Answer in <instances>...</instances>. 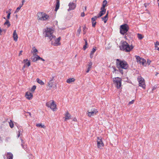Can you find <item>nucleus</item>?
Segmentation results:
<instances>
[{
	"label": "nucleus",
	"mask_w": 159,
	"mask_h": 159,
	"mask_svg": "<svg viewBox=\"0 0 159 159\" xmlns=\"http://www.w3.org/2000/svg\"><path fill=\"white\" fill-rule=\"evenodd\" d=\"M25 97L27 99L30 100L32 98L33 94L30 92H27L25 93Z\"/></svg>",
	"instance_id": "4468645a"
},
{
	"label": "nucleus",
	"mask_w": 159,
	"mask_h": 159,
	"mask_svg": "<svg viewBox=\"0 0 159 159\" xmlns=\"http://www.w3.org/2000/svg\"><path fill=\"white\" fill-rule=\"evenodd\" d=\"M107 2L106 0H105L103 1V4H104L105 5L107 4Z\"/></svg>",
	"instance_id": "603ef678"
},
{
	"label": "nucleus",
	"mask_w": 159,
	"mask_h": 159,
	"mask_svg": "<svg viewBox=\"0 0 159 159\" xmlns=\"http://www.w3.org/2000/svg\"><path fill=\"white\" fill-rule=\"evenodd\" d=\"M4 25H7L8 27H10L11 25V24H10L9 20H6V22L4 23Z\"/></svg>",
	"instance_id": "2f4dec72"
},
{
	"label": "nucleus",
	"mask_w": 159,
	"mask_h": 159,
	"mask_svg": "<svg viewBox=\"0 0 159 159\" xmlns=\"http://www.w3.org/2000/svg\"><path fill=\"white\" fill-rule=\"evenodd\" d=\"M41 59V60L43 61H45V60L44 59H43V58H41V59Z\"/></svg>",
	"instance_id": "338daca9"
},
{
	"label": "nucleus",
	"mask_w": 159,
	"mask_h": 159,
	"mask_svg": "<svg viewBox=\"0 0 159 159\" xmlns=\"http://www.w3.org/2000/svg\"><path fill=\"white\" fill-rule=\"evenodd\" d=\"M118 69L120 73H121L122 74H123L124 72L122 70L123 69L122 68H119Z\"/></svg>",
	"instance_id": "ea45409f"
},
{
	"label": "nucleus",
	"mask_w": 159,
	"mask_h": 159,
	"mask_svg": "<svg viewBox=\"0 0 159 159\" xmlns=\"http://www.w3.org/2000/svg\"><path fill=\"white\" fill-rule=\"evenodd\" d=\"M97 22L96 21L92 22V26L93 27H94L95 26Z\"/></svg>",
	"instance_id": "79ce46f5"
},
{
	"label": "nucleus",
	"mask_w": 159,
	"mask_h": 159,
	"mask_svg": "<svg viewBox=\"0 0 159 159\" xmlns=\"http://www.w3.org/2000/svg\"><path fill=\"white\" fill-rule=\"evenodd\" d=\"M23 5V3H22L21 4H20V6L19 7H21Z\"/></svg>",
	"instance_id": "680f3d73"
},
{
	"label": "nucleus",
	"mask_w": 159,
	"mask_h": 159,
	"mask_svg": "<svg viewBox=\"0 0 159 159\" xmlns=\"http://www.w3.org/2000/svg\"><path fill=\"white\" fill-rule=\"evenodd\" d=\"M138 37L139 39H141L143 38V37L142 35L140 34H138Z\"/></svg>",
	"instance_id": "c9c22d12"
},
{
	"label": "nucleus",
	"mask_w": 159,
	"mask_h": 159,
	"mask_svg": "<svg viewBox=\"0 0 159 159\" xmlns=\"http://www.w3.org/2000/svg\"><path fill=\"white\" fill-rule=\"evenodd\" d=\"M46 106L48 107H50L53 111H55L56 109V105L53 100L47 102Z\"/></svg>",
	"instance_id": "0eeeda50"
},
{
	"label": "nucleus",
	"mask_w": 159,
	"mask_h": 159,
	"mask_svg": "<svg viewBox=\"0 0 159 159\" xmlns=\"http://www.w3.org/2000/svg\"><path fill=\"white\" fill-rule=\"evenodd\" d=\"M6 12V13H8V15L7 16V18L8 19H9L10 16L11 12H9L8 11H7Z\"/></svg>",
	"instance_id": "473e14b6"
},
{
	"label": "nucleus",
	"mask_w": 159,
	"mask_h": 159,
	"mask_svg": "<svg viewBox=\"0 0 159 159\" xmlns=\"http://www.w3.org/2000/svg\"><path fill=\"white\" fill-rule=\"evenodd\" d=\"M37 15L39 20H45L49 18V16L43 12H39Z\"/></svg>",
	"instance_id": "39448f33"
},
{
	"label": "nucleus",
	"mask_w": 159,
	"mask_h": 159,
	"mask_svg": "<svg viewBox=\"0 0 159 159\" xmlns=\"http://www.w3.org/2000/svg\"><path fill=\"white\" fill-rule=\"evenodd\" d=\"M73 120L74 121H77V119H76L75 118Z\"/></svg>",
	"instance_id": "774afa93"
},
{
	"label": "nucleus",
	"mask_w": 159,
	"mask_h": 159,
	"mask_svg": "<svg viewBox=\"0 0 159 159\" xmlns=\"http://www.w3.org/2000/svg\"><path fill=\"white\" fill-rule=\"evenodd\" d=\"M25 65H24L23 66V67H22V70L24 71V72L25 71Z\"/></svg>",
	"instance_id": "864d4df0"
},
{
	"label": "nucleus",
	"mask_w": 159,
	"mask_h": 159,
	"mask_svg": "<svg viewBox=\"0 0 159 159\" xmlns=\"http://www.w3.org/2000/svg\"><path fill=\"white\" fill-rule=\"evenodd\" d=\"M81 32V26H80V27H79V29H78L77 30V35L79 36V35L80 34Z\"/></svg>",
	"instance_id": "bb28decb"
},
{
	"label": "nucleus",
	"mask_w": 159,
	"mask_h": 159,
	"mask_svg": "<svg viewBox=\"0 0 159 159\" xmlns=\"http://www.w3.org/2000/svg\"><path fill=\"white\" fill-rule=\"evenodd\" d=\"M92 67H90V66H88V68H87V70L86 71V73H88L89 72V71L91 69V68Z\"/></svg>",
	"instance_id": "a18cd8bd"
},
{
	"label": "nucleus",
	"mask_w": 159,
	"mask_h": 159,
	"mask_svg": "<svg viewBox=\"0 0 159 159\" xmlns=\"http://www.w3.org/2000/svg\"><path fill=\"white\" fill-rule=\"evenodd\" d=\"M105 13L103 11H100L98 15V17L99 18L104 15Z\"/></svg>",
	"instance_id": "a878e982"
},
{
	"label": "nucleus",
	"mask_w": 159,
	"mask_h": 159,
	"mask_svg": "<svg viewBox=\"0 0 159 159\" xmlns=\"http://www.w3.org/2000/svg\"><path fill=\"white\" fill-rule=\"evenodd\" d=\"M108 14V12L107 11L105 16L101 18L102 20H103L105 23H106L107 20Z\"/></svg>",
	"instance_id": "dca6fc26"
},
{
	"label": "nucleus",
	"mask_w": 159,
	"mask_h": 159,
	"mask_svg": "<svg viewBox=\"0 0 159 159\" xmlns=\"http://www.w3.org/2000/svg\"><path fill=\"white\" fill-rule=\"evenodd\" d=\"M129 29V27L128 25L126 24H124L120 26V32L121 34L124 35L128 31Z\"/></svg>",
	"instance_id": "20e7f679"
},
{
	"label": "nucleus",
	"mask_w": 159,
	"mask_h": 159,
	"mask_svg": "<svg viewBox=\"0 0 159 159\" xmlns=\"http://www.w3.org/2000/svg\"><path fill=\"white\" fill-rule=\"evenodd\" d=\"M36 87L35 85H34L31 88V91L33 92L36 89Z\"/></svg>",
	"instance_id": "4c0bfd02"
},
{
	"label": "nucleus",
	"mask_w": 159,
	"mask_h": 159,
	"mask_svg": "<svg viewBox=\"0 0 159 159\" xmlns=\"http://www.w3.org/2000/svg\"><path fill=\"white\" fill-rule=\"evenodd\" d=\"M135 57L138 63L140 64H141L143 66H146V61L144 59L140 57L139 56H135Z\"/></svg>",
	"instance_id": "1a4fd4ad"
},
{
	"label": "nucleus",
	"mask_w": 159,
	"mask_h": 159,
	"mask_svg": "<svg viewBox=\"0 0 159 159\" xmlns=\"http://www.w3.org/2000/svg\"><path fill=\"white\" fill-rule=\"evenodd\" d=\"M20 8H21V7H18L17 8L16 11H15V13H16V12H18L19 11V10L20 9Z\"/></svg>",
	"instance_id": "c03bdc74"
},
{
	"label": "nucleus",
	"mask_w": 159,
	"mask_h": 159,
	"mask_svg": "<svg viewBox=\"0 0 159 159\" xmlns=\"http://www.w3.org/2000/svg\"><path fill=\"white\" fill-rule=\"evenodd\" d=\"M13 38L15 41H16L17 40L18 36L17 34L16 30L14 31L13 34Z\"/></svg>",
	"instance_id": "2eb2a0df"
},
{
	"label": "nucleus",
	"mask_w": 159,
	"mask_h": 159,
	"mask_svg": "<svg viewBox=\"0 0 159 159\" xmlns=\"http://www.w3.org/2000/svg\"><path fill=\"white\" fill-rule=\"evenodd\" d=\"M88 63H89L88 65V66L92 67V65L93 64L92 62L91 61H90Z\"/></svg>",
	"instance_id": "49530a36"
},
{
	"label": "nucleus",
	"mask_w": 159,
	"mask_h": 159,
	"mask_svg": "<svg viewBox=\"0 0 159 159\" xmlns=\"http://www.w3.org/2000/svg\"><path fill=\"white\" fill-rule=\"evenodd\" d=\"M96 20L95 19H94V18L93 17L91 18V20L92 22L95 21Z\"/></svg>",
	"instance_id": "5fc2aeb1"
},
{
	"label": "nucleus",
	"mask_w": 159,
	"mask_h": 159,
	"mask_svg": "<svg viewBox=\"0 0 159 159\" xmlns=\"http://www.w3.org/2000/svg\"><path fill=\"white\" fill-rule=\"evenodd\" d=\"M23 61L25 63L24 65H25V66L27 65V66H30V63L27 59L24 60Z\"/></svg>",
	"instance_id": "6ab92c4d"
},
{
	"label": "nucleus",
	"mask_w": 159,
	"mask_h": 159,
	"mask_svg": "<svg viewBox=\"0 0 159 159\" xmlns=\"http://www.w3.org/2000/svg\"><path fill=\"white\" fill-rule=\"evenodd\" d=\"M54 31L51 29L47 28L44 31L45 34V37H48L52 41L53 39H55L56 38L53 34Z\"/></svg>",
	"instance_id": "7ed1b4c3"
},
{
	"label": "nucleus",
	"mask_w": 159,
	"mask_h": 159,
	"mask_svg": "<svg viewBox=\"0 0 159 159\" xmlns=\"http://www.w3.org/2000/svg\"><path fill=\"white\" fill-rule=\"evenodd\" d=\"M85 16V14L84 12H82L81 14V16L82 17H84Z\"/></svg>",
	"instance_id": "de8ad7c7"
},
{
	"label": "nucleus",
	"mask_w": 159,
	"mask_h": 159,
	"mask_svg": "<svg viewBox=\"0 0 159 159\" xmlns=\"http://www.w3.org/2000/svg\"><path fill=\"white\" fill-rule=\"evenodd\" d=\"M155 49L159 51V42H157L155 43Z\"/></svg>",
	"instance_id": "cd10ccee"
},
{
	"label": "nucleus",
	"mask_w": 159,
	"mask_h": 159,
	"mask_svg": "<svg viewBox=\"0 0 159 159\" xmlns=\"http://www.w3.org/2000/svg\"><path fill=\"white\" fill-rule=\"evenodd\" d=\"M116 66L118 68H122L124 69H126L128 67V65L127 62L123 61H121L117 59H116Z\"/></svg>",
	"instance_id": "f03ea898"
},
{
	"label": "nucleus",
	"mask_w": 159,
	"mask_h": 159,
	"mask_svg": "<svg viewBox=\"0 0 159 159\" xmlns=\"http://www.w3.org/2000/svg\"><path fill=\"white\" fill-rule=\"evenodd\" d=\"M36 81L39 84L41 85H43L44 84V82L38 78L36 79Z\"/></svg>",
	"instance_id": "393cba45"
},
{
	"label": "nucleus",
	"mask_w": 159,
	"mask_h": 159,
	"mask_svg": "<svg viewBox=\"0 0 159 159\" xmlns=\"http://www.w3.org/2000/svg\"><path fill=\"white\" fill-rule=\"evenodd\" d=\"M134 100H132L129 103V104H131L134 103Z\"/></svg>",
	"instance_id": "8fccbe9b"
},
{
	"label": "nucleus",
	"mask_w": 159,
	"mask_h": 159,
	"mask_svg": "<svg viewBox=\"0 0 159 159\" xmlns=\"http://www.w3.org/2000/svg\"><path fill=\"white\" fill-rule=\"evenodd\" d=\"M36 126L38 127H39L43 129H45L46 126L44 125H42V123L37 124H36Z\"/></svg>",
	"instance_id": "4be33fe9"
},
{
	"label": "nucleus",
	"mask_w": 159,
	"mask_h": 159,
	"mask_svg": "<svg viewBox=\"0 0 159 159\" xmlns=\"http://www.w3.org/2000/svg\"><path fill=\"white\" fill-rule=\"evenodd\" d=\"M112 68L113 70V73H116V71H118V70L116 69L115 67H112Z\"/></svg>",
	"instance_id": "e433bc0d"
},
{
	"label": "nucleus",
	"mask_w": 159,
	"mask_h": 159,
	"mask_svg": "<svg viewBox=\"0 0 159 159\" xmlns=\"http://www.w3.org/2000/svg\"><path fill=\"white\" fill-rule=\"evenodd\" d=\"M96 47H95V48H93L92 51H91L90 53L91 54H93L94 52L96 51Z\"/></svg>",
	"instance_id": "72a5a7b5"
},
{
	"label": "nucleus",
	"mask_w": 159,
	"mask_h": 159,
	"mask_svg": "<svg viewBox=\"0 0 159 159\" xmlns=\"http://www.w3.org/2000/svg\"><path fill=\"white\" fill-rule=\"evenodd\" d=\"M26 113H28L29 114V115L30 116V117H31V113L30 112H26Z\"/></svg>",
	"instance_id": "4d7b16f0"
},
{
	"label": "nucleus",
	"mask_w": 159,
	"mask_h": 159,
	"mask_svg": "<svg viewBox=\"0 0 159 159\" xmlns=\"http://www.w3.org/2000/svg\"><path fill=\"white\" fill-rule=\"evenodd\" d=\"M87 112L88 116L90 117L96 115L98 111L97 109L92 108L90 110H89Z\"/></svg>",
	"instance_id": "9b49d317"
},
{
	"label": "nucleus",
	"mask_w": 159,
	"mask_h": 159,
	"mask_svg": "<svg viewBox=\"0 0 159 159\" xmlns=\"http://www.w3.org/2000/svg\"><path fill=\"white\" fill-rule=\"evenodd\" d=\"M101 11H104V13H105L106 12V9L104 7H102L101 8Z\"/></svg>",
	"instance_id": "37998d69"
},
{
	"label": "nucleus",
	"mask_w": 159,
	"mask_h": 159,
	"mask_svg": "<svg viewBox=\"0 0 159 159\" xmlns=\"http://www.w3.org/2000/svg\"><path fill=\"white\" fill-rule=\"evenodd\" d=\"M94 18V19H95L96 20L97 19V18H98V16H95L94 17H93Z\"/></svg>",
	"instance_id": "13d9d810"
},
{
	"label": "nucleus",
	"mask_w": 159,
	"mask_h": 159,
	"mask_svg": "<svg viewBox=\"0 0 159 159\" xmlns=\"http://www.w3.org/2000/svg\"><path fill=\"white\" fill-rule=\"evenodd\" d=\"M105 6H106V5L105 4H103L102 5V7H103L105 8Z\"/></svg>",
	"instance_id": "052dcab7"
},
{
	"label": "nucleus",
	"mask_w": 159,
	"mask_h": 159,
	"mask_svg": "<svg viewBox=\"0 0 159 159\" xmlns=\"http://www.w3.org/2000/svg\"><path fill=\"white\" fill-rule=\"evenodd\" d=\"M85 41V45L84 46L83 49L84 50H85L86 48H87V45H88V43L87 40L86 39H84Z\"/></svg>",
	"instance_id": "b1692460"
},
{
	"label": "nucleus",
	"mask_w": 159,
	"mask_h": 159,
	"mask_svg": "<svg viewBox=\"0 0 159 159\" xmlns=\"http://www.w3.org/2000/svg\"><path fill=\"white\" fill-rule=\"evenodd\" d=\"M22 51L21 50L20 51L19 55L20 56V55H22Z\"/></svg>",
	"instance_id": "6e6d98bb"
},
{
	"label": "nucleus",
	"mask_w": 159,
	"mask_h": 159,
	"mask_svg": "<svg viewBox=\"0 0 159 159\" xmlns=\"http://www.w3.org/2000/svg\"><path fill=\"white\" fill-rule=\"evenodd\" d=\"M25 0H23L22 1V3H23L24 2H25Z\"/></svg>",
	"instance_id": "0e129e2a"
},
{
	"label": "nucleus",
	"mask_w": 159,
	"mask_h": 159,
	"mask_svg": "<svg viewBox=\"0 0 159 159\" xmlns=\"http://www.w3.org/2000/svg\"><path fill=\"white\" fill-rule=\"evenodd\" d=\"M53 82L52 80H50L49 81L48 83V85L50 87V88H52V86Z\"/></svg>",
	"instance_id": "5701e85b"
},
{
	"label": "nucleus",
	"mask_w": 159,
	"mask_h": 159,
	"mask_svg": "<svg viewBox=\"0 0 159 159\" xmlns=\"http://www.w3.org/2000/svg\"><path fill=\"white\" fill-rule=\"evenodd\" d=\"M159 74L158 73V72H156V74H155V75L156 76H157L158 74Z\"/></svg>",
	"instance_id": "69168bd1"
},
{
	"label": "nucleus",
	"mask_w": 159,
	"mask_h": 159,
	"mask_svg": "<svg viewBox=\"0 0 159 159\" xmlns=\"http://www.w3.org/2000/svg\"><path fill=\"white\" fill-rule=\"evenodd\" d=\"M52 77L50 78V80H52V81L54 79V78L56 77L55 74H52Z\"/></svg>",
	"instance_id": "f704fd0d"
},
{
	"label": "nucleus",
	"mask_w": 159,
	"mask_h": 159,
	"mask_svg": "<svg viewBox=\"0 0 159 159\" xmlns=\"http://www.w3.org/2000/svg\"><path fill=\"white\" fill-rule=\"evenodd\" d=\"M21 143H22L21 146L24 149H25V148H27L26 145H25L24 144V141L23 140V139H21Z\"/></svg>",
	"instance_id": "c85d7f7f"
},
{
	"label": "nucleus",
	"mask_w": 159,
	"mask_h": 159,
	"mask_svg": "<svg viewBox=\"0 0 159 159\" xmlns=\"http://www.w3.org/2000/svg\"><path fill=\"white\" fill-rule=\"evenodd\" d=\"M75 81V79L74 78H70L67 80L66 82L67 83H70L72 82H73Z\"/></svg>",
	"instance_id": "412c9836"
},
{
	"label": "nucleus",
	"mask_w": 159,
	"mask_h": 159,
	"mask_svg": "<svg viewBox=\"0 0 159 159\" xmlns=\"http://www.w3.org/2000/svg\"><path fill=\"white\" fill-rule=\"evenodd\" d=\"M33 50L34 53H35L36 52H38L37 49L35 48V47L33 48Z\"/></svg>",
	"instance_id": "58836bf2"
},
{
	"label": "nucleus",
	"mask_w": 159,
	"mask_h": 159,
	"mask_svg": "<svg viewBox=\"0 0 159 159\" xmlns=\"http://www.w3.org/2000/svg\"><path fill=\"white\" fill-rule=\"evenodd\" d=\"M9 123L10 127L11 128H13L14 127V124L12 121L10 120L9 122Z\"/></svg>",
	"instance_id": "c756f323"
},
{
	"label": "nucleus",
	"mask_w": 159,
	"mask_h": 159,
	"mask_svg": "<svg viewBox=\"0 0 159 159\" xmlns=\"http://www.w3.org/2000/svg\"><path fill=\"white\" fill-rule=\"evenodd\" d=\"M121 78L118 77L113 78V83L117 89H119L121 85Z\"/></svg>",
	"instance_id": "423d86ee"
},
{
	"label": "nucleus",
	"mask_w": 159,
	"mask_h": 159,
	"mask_svg": "<svg viewBox=\"0 0 159 159\" xmlns=\"http://www.w3.org/2000/svg\"><path fill=\"white\" fill-rule=\"evenodd\" d=\"M60 7V1H57L56 5L55 11H57L59 8Z\"/></svg>",
	"instance_id": "aec40b11"
},
{
	"label": "nucleus",
	"mask_w": 159,
	"mask_h": 159,
	"mask_svg": "<svg viewBox=\"0 0 159 159\" xmlns=\"http://www.w3.org/2000/svg\"><path fill=\"white\" fill-rule=\"evenodd\" d=\"M93 54H91V53H90V57L91 58H92L93 57Z\"/></svg>",
	"instance_id": "bf43d9fd"
},
{
	"label": "nucleus",
	"mask_w": 159,
	"mask_h": 159,
	"mask_svg": "<svg viewBox=\"0 0 159 159\" xmlns=\"http://www.w3.org/2000/svg\"><path fill=\"white\" fill-rule=\"evenodd\" d=\"M151 62V60L148 59L147 62L148 64V65H149Z\"/></svg>",
	"instance_id": "3c124183"
},
{
	"label": "nucleus",
	"mask_w": 159,
	"mask_h": 159,
	"mask_svg": "<svg viewBox=\"0 0 159 159\" xmlns=\"http://www.w3.org/2000/svg\"><path fill=\"white\" fill-rule=\"evenodd\" d=\"M97 146L98 148H102L103 147L104 144L102 141V138H100L99 137H97Z\"/></svg>",
	"instance_id": "f8f14e48"
},
{
	"label": "nucleus",
	"mask_w": 159,
	"mask_h": 159,
	"mask_svg": "<svg viewBox=\"0 0 159 159\" xmlns=\"http://www.w3.org/2000/svg\"><path fill=\"white\" fill-rule=\"evenodd\" d=\"M121 45L120 46V49L126 52H129L133 48L134 46L129 45L126 41H121Z\"/></svg>",
	"instance_id": "f257e3e1"
},
{
	"label": "nucleus",
	"mask_w": 159,
	"mask_h": 159,
	"mask_svg": "<svg viewBox=\"0 0 159 159\" xmlns=\"http://www.w3.org/2000/svg\"><path fill=\"white\" fill-rule=\"evenodd\" d=\"M61 37H59L57 38V39H53L51 41V44L54 46H58L59 45H61V43H60V41L61 40Z\"/></svg>",
	"instance_id": "9d476101"
},
{
	"label": "nucleus",
	"mask_w": 159,
	"mask_h": 159,
	"mask_svg": "<svg viewBox=\"0 0 159 159\" xmlns=\"http://www.w3.org/2000/svg\"><path fill=\"white\" fill-rule=\"evenodd\" d=\"M20 136V133L19 132V133L18 134L17 137L19 138V137Z\"/></svg>",
	"instance_id": "e2e57ef3"
},
{
	"label": "nucleus",
	"mask_w": 159,
	"mask_h": 159,
	"mask_svg": "<svg viewBox=\"0 0 159 159\" xmlns=\"http://www.w3.org/2000/svg\"><path fill=\"white\" fill-rule=\"evenodd\" d=\"M83 31L84 32L83 34H84L86 33V31H85V30L86 29V28L85 26H84L83 27Z\"/></svg>",
	"instance_id": "a19ab883"
},
{
	"label": "nucleus",
	"mask_w": 159,
	"mask_h": 159,
	"mask_svg": "<svg viewBox=\"0 0 159 159\" xmlns=\"http://www.w3.org/2000/svg\"><path fill=\"white\" fill-rule=\"evenodd\" d=\"M68 6L69 8L68 9V11L74 10L76 7V4L73 2H70L69 3Z\"/></svg>",
	"instance_id": "ddd939ff"
},
{
	"label": "nucleus",
	"mask_w": 159,
	"mask_h": 159,
	"mask_svg": "<svg viewBox=\"0 0 159 159\" xmlns=\"http://www.w3.org/2000/svg\"><path fill=\"white\" fill-rule=\"evenodd\" d=\"M139 82V86L141 87L143 89L145 88V82L144 79L141 76H139L137 78Z\"/></svg>",
	"instance_id": "6e6552de"
},
{
	"label": "nucleus",
	"mask_w": 159,
	"mask_h": 159,
	"mask_svg": "<svg viewBox=\"0 0 159 159\" xmlns=\"http://www.w3.org/2000/svg\"><path fill=\"white\" fill-rule=\"evenodd\" d=\"M149 5V3H145L144 4V6L146 8Z\"/></svg>",
	"instance_id": "09e8293b"
},
{
	"label": "nucleus",
	"mask_w": 159,
	"mask_h": 159,
	"mask_svg": "<svg viewBox=\"0 0 159 159\" xmlns=\"http://www.w3.org/2000/svg\"><path fill=\"white\" fill-rule=\"evenodd\" d=\"M70 116L71 115L69 113L68 111H66L65 113V120L66 121L67 120L70 119Z\"/></svg>",
	"instance_id": "f3484780"
},
{
	"label": "nucleus",
	"mask_w": 159,
	"mask_h": 159,
	"mask_svg": "<svg viewBox=\"0 0 159 159\" xmlns=\"http://www.w3.org/2000/svg\"><path fill=\"white\" fill-rule=\"evenodd\" d=\"M33 55L34 56H35V57L36 58V61H37L38 60L40 59H41V57H40L39 56L37 55V53H34Z\"/></svg>",
	"instance_id": "7c9ffc66"
},
{
	"label": "nucleus",
	"mask_w": 159,
	"mask_h": 159,
	"mask_svg": "<svg viewBox=\"0 0 159 159\" xmlns=\"http://www.w3.org/2000/svg\"><path fill=\"white\" fill-rule=\"evenodd\" d=\"M7 159H12L13 155L11 152H7Z\"/></svg>",
	"instance_id": "a211bd4d"
}]
</instances>
